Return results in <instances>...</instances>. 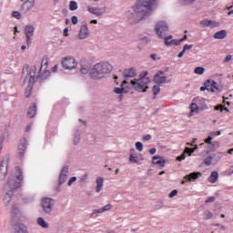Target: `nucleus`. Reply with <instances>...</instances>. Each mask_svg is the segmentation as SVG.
I'll use <instances>...</instances> for the list:
<instances>
[{
    "mask_svg": "<svg viewBox=\"0 0 233 233\" xmlns=\"http://www.w3.org/2000/svg\"><path fill=\"white\" fill-rule=\"evenodd\" d=\"M153 99H156V96H157V94H159L161 92V87L159 86V85H156V86H153Z\"/></svg>",
    "mask_w": 233,
    "mask_h": 233,
    "instance_id": "obj_35",
    "label": "nucleus"
},
{
    "mask_svg": "<svg viewBox=\"0 0 233 233\" xmlns=\"http://www.w3.org/2000/svg\"><path fill=\"white\" fill-rule=\"evenodd\" d=\"M115 94H123V92H125V94H127V91H125V87H116L114 89Z\"/></svg>",
    "mask_w": 233,
    "mask_h": 233,
    "instance_id": "obj_42",
    "label": "nucleus"
},
{
    "mask_svg": "<svg viewBox=\"0 0 233 233\" xmlns=\"http://www.w3.org/2000/svg\"><path fill=\"white\" fill-rule=\"evenodd\" d=\"M35 114H37V105L33 104L27 111V116L28 117H35Z\"/></svg>",
    "mask_w": 233,
    "mask_h": 233,
    "instance_id": "obj_26",
    "label": "nucleus"
},
{
    "mask_svg": "<svg viewBox=\"0 0 233 233\" xmlns=\"http://www.w3.org/2000/svg\"><path fill=\"white\" fill-rule=\"evenodd\" d=\"M153 81L157 84V85H165V83H167V76H158V77H154Z\"/></svg>",
    "mask_w": 233,
    "mask_h": 233,
    "instance_id": "obj_32",
    "label": "nucleus"
},
{
    "mask_svg": "<svg viewBox=\"0 0 233 233\" xmlns=\"http://www.w3.org/2000/svg\"><path fill=\"white\" fill-rule=\"evenodd\" d=\"M218 177H219V173L218 171H213L208 179L209 183H216Z\"/></svg>",
    "mask_w": 233,
    "mask_h": 233,
    "instance_id": "obj_30",
    "label": "nucleus"
},
{
    "mask_svg": "<svg viewBox=\"0 0 233 233\" xmlns=\"http://www.w3.org/2000/svg\"><path fill=\"white\" fill-rule=\"evenodd\" d=\"M216 136H221V131H217V132H210L208 136V137L205 139V143L208 145V152H214V147L219 146V141L214 140Z\"/></svg>",
    "mask_w": 233,
    "mask_h": 233,
    "instance_id": "obj_5",
    "label": "nucleus"
},
{
    "mask_svg": "<svg viewBox=\"0 0 233 233\" xmlns=\"http://www.w3.org/2000/svg\"><path fill=\"white\" fill-rule=\"evenodd\" d=\"M196 149H198V146L195 147L194 148L186 147L184 150V153L187 154L188 156H192V154H194L196 152Z\"/></svg>",
    "mask_w": 233,
    "mask_h": 233,
    "instance_id": "obj_38",
    "label": "nucleus"
},
{
    "mask_svg": "<svg viewBox=\"0 0 233 233\" xmlns=\"http://www.w3.org/2000/svg\"><path fill=\"white\" fill-rule=\"evenodd\" d=\"M140 41H142L144 43V45H148V43H150V39H148V37H147V36L142 37L140 39Z\"/></svg>",
    "mask_w": 233,
    "mask_h": 233,
    "instance_id": "obj_54",
    "label": "nucleus"
},
{
    "mask_svg": "<svg viewBox=\"0 0 233 233\" xmlns=\"http://www.w3.org/2000/svg\"><path fill=\"white\" fill-rule=\"evenodd\" d=\"M35 72H37V67H35V66H32L30 72L28 73V65H25L22 71V79H24V82L26 81V77H28V76H35Z\"/></svg>",
    "mask_w": 233,
    "mask_h": 233,
    "instance_id": "obj_11",
    "label": "nucleus"
},
{
    "mask_svg": "<svg viewBox=\"0 0 233 233\" xmlns=\"http://www.w3.org/2000/svg\"><path fill=\"white\" fill-rule=\"evenodd\" d=\"M36 223L42 228H48V227H50L48 225V223L46 221H45V218H43L41 217L36 219Z\"/></svg>",
    "mask_w": 233,
    "mask_h": 233,
    "instance_id": "obj_29",
    "label": "nucleus"
},
{
    "mask_svg": "<svg viewBox=\"0 0 233 233\" xmlns=\"http://www.w3.org/2000/svg\"><path fill=\"white\" fill-rule=\"evenodd\" d=\"M8 168V157H5L0 165V176L6 177V169Z\"/></svg>",
    "mask_w": 233,
    "mask_h": 233,
    "instance_id": "obj_17",
    "label": "nucleus"
},
{
    "mask_svg": "<svg viewBox=\"0 0 233 233\" xmlns=\"http://www.w3.org/2000/svg\"><path fill=\"white\" fill-rule=\"evenodd\" d=\"M112 72V65L108 62L96 64L89 72L91 79H103Z\"/></svg>",
    "mask_w": 233,
    "mask_h": 233,
    "instance_id": "obj_3",
    "label": "nucleus"
},
{
    "mask_svg": "<svg viewBox=\"0 0 233 233\" xmlns=\"http://www.w3.org/2000/svg\"><path fill=\"white\" fill-rule=\"evenodd\" d=\"M205 90H208V92H216L217 90H219V85L218 82L208 79L205 83Z\"/></svg>",
    "mask_w": 233,
    "mask_h": 233,
    "instance_id": "obj_12",
    "label": "nucleus"
},
{
    "mask_svg": "<svg viewBox=\"0 0 233 233\" xmlns=\"http://www.w3.org/2000/svg\"><path fill=\"white\" fill-rule=\"evenodd\" d=\"M11 212L15 216H17V214H19V208L17 206H15V205H13L12 208H11Z\"/></svg>",
    "mask_w": 233,
    "mask_h": 233,
    "instance_id": "obj_41",
    "label": "nucleus"
},
{
    "mask_svg": "<svg viewBox=\"0 0 233 233\" xmlns=\"http://www.w3.org/2000/svg\"><path fill=\"white\" fill-rule=\"evenodd\" d=\"M69 10L71 12H74L76 10H77V2L72 0L69 2Z\"/></svg>",
    "mask_w": 233,
    "mask_h": 233,
    "instance_id": "obj_37",
    "label": "nucleus"
},
{
    "mask_svg": "<svg viewBox=\"0 0 233 233\" xmlns=\"http://www.w3.org/2000/svg\"><path fill=\"white\" fill-rule=\"evenodd\" d=\"M48 77H50V70H45L42 75L40 72L39 76L36 77V81L38 83H43V81H46Z\"/></svg>",
    "mask_w": 233,
    "mask_h": 233,
    "instance_id": "obj_23",
    "label": "nucleus"
},
{
    "mask_svg": "<svg viewBox=\"0 0 233 233\" xmlns=\"http://www.w3.org/2000/svg\"><path fill=\"white\" fill-rule=\"evenodd\" d=\"M212 212L210 211H206V219H212Z\"/></svg>",
    "mask_w": 233,
    "mask_h": 233,
    "instance_id": "obj_57",
    "label": "nucleus"
},
{
    "mask_svg": "<svg viewBox=\"0 0 233 233\" xmlns=\"http://www.w3.org/2000/svg\"><path fill=\"white\" fill-rule=\"evenodd\" d=\"M217 156L218 155H216V154H212V155L207 157L205 159V165L207 167H212V166L214 167V165H216V163H219V161L221 160V157H217ZM214 159H215V161H214Z\"/></svg>",
    "mask_w": 233,
    "mask_h": 233,
    "instance_id": "obj_13",
    "label": "nucleus"
},
{
    "mask_svg": "<svg viewBox=\"0 0 233 233\" xmlns=\"http://www.w3.org/2000/svg\"><path fill=\"white\" fill-rule=\"evenodd\" d=\"M148 76V72L144 71L142 74L139 75V79H148V77H147Z\"/></svg>",
    "mask_w": 233,
    "mask_h": 233,
    "instance_id": "obj_48",
    "label": "nucleus"
},
{
    "mask_svg": "<svg viewBox=\"0 0 233 233\" xmlns=\"http://www.w3.org/2000/svg\"><path fill=\"white\" fill-rule=\"evenodd\" d=\"M229 61H232V55H228V56L225 57L223 63H228Z\"/></svg>",
    "mask_w": 233,
    "mask_h": 233,
    "instance_id": "obj_55",
    "label": "nucleus"
},
{
    "mask_svg": "<svg viewBox=\"0 0 233 233\" xmlns=\"http://www.w3.org/2000/svg\"><path fill=\"white\" fill-rule=\"evenodd\" d=\"M157 8V0H138L132 10L126 12V19L129 25H136L149 17Z\"/></svg>",
    "mask_w": 233,
    "mask_h": 233,
    "instance_id": "obj_1",
    "label": "nucleus"
},
{
    "mask_svg": "<svg viewBox=\"0 0 233 233\" xmlns=\"http://www.w3.org/2000/svg\"><path fill=\"white\" fill-rule=\"evenodd\" d=\"M87 11L90 14H93L94 15H103V12L101 11V8L99 7H92V6H87Z\"/></svg>",
    "mask_w": 233,
    "mask_h": 233,
    "instance_id": "obj_25",
    "label": "nucleus"
},
{
    "mask_svg": "<svg viewBox=\"0 0 233 233\" xmlns=\"http://www.w3.org/2000/svg\"><path fill=\"white\" fill-rule=\"evenodd\" d=\"M129 161H130V163L138 164L139 163V157H137V155H136V154H131L130 157H129Z\"/></svg>",
    "mask_w": 233,
    "mask_h": 233,
    "instance_id": "obj_36",
    "label": "nucleus"
},
{
    "mask_svg": "<svg viewBox=\"0 0 233 233\" xmlns=\"http://www.w3.org/2000/svg\"><path fill=\"white\" fill-rule=\"evenodd\" d=\"M76 181H77V177H71L67 182V187H72V183H76Z\"/></svg>",
    "mask_w": 233,
    "mask_h": 233,
    "instance_id": "obj_47",
    "label": "nucleus"
},
{
    "mask_svg": "<svg viewBox=\"0 0 233 233\" xmlns=\"http://www.w3.org/2000/svg\"><path fill=\"white\" fill-rule=\"evenodd\" d=\"M90 65H82L80 68L81 74H88L90 72Z\"/></svg>",
    "mask_w": 233,
    "mask_h": 233,
    "instance_id": "obj_34",
    "label": "nucleus"
},
{
    "mask_svg": "<svg viewBox=\"0 0 233 233\" xmlns=\"http://www.w3.org/2000/svg\"><path fill=\"white\" fill-rule=\"evenodd\" d=\"M168 32V24L165 21H158L155 25V34L159 37V39L165 38Z\"/></svg>",
    "mask_w": 233,
    "mask_h": 233,
    "instance_id": "obj_6",
    "label": "nucleus"
},
{
    "mask_svg": "<svg viewBox=\"0 0 233 233\" xmlns=\"http://www.w3.org/2000/svg\"><path fill=\"white\" fill-rule=\"evenodd\" d=\"M183 43V40H171V45H175L176 46H179V45H181Z\"/></svg>",
    "mask_w": 233,
    "mask_h": 233,
    "instance_id": "obj_46",
    "label": "nucleus"
},
{
    "mask_svg": "<svg viewBox=\"0 0 233 233\" xmlns=\"http://www.w3.org/2000/svg\"><path fill=\"white\" fill-rule=\"evenodd\" d=\"M130 85L137 92H147L148 85H150V78L134 79L130 81Z\"/></svg>",
    "mask_w": 233,
    "mask_h": 233,
    "instance_id": "obj_4",
    "label": "nucleus"
},
{
    "mask_svg": "<svg viewBox=\"0 0 233 233\" xmlns=\"http://www.w3.org/2000/svg\"><path fill=\"white\" fill-rule=\"evenodd\" d=\"M34 83H35V77L34 76H30L28 85H30V86H33Z\"/></svg>",
    "mask_w": 233,
    "mask_h": 233,
    "instance_id": "obj_52",
    "label": "nucleus"
},
{
    "mask_svg": "<svg viewBox=\"0 0 233 233\" xmlns=\"http://www.w3.org/2000/svg\"><path fill=\"white\" fill-rule=\"evenodd\" d=\"M196 0H180L181 5H192Z\"/></svg>",
    "mask_w": 233,
    "mask_h": 233,
    "instance_id": "obj_44",
    "label": "nucleus"
},
{
    "mask_svg": "<svg viewBox=\"0 0 233 233\" xmlns=\"http://www.w3.org/2000/svg\"><path fill=\"white\" fill-rule=\"evenodd\" d=\"M61 63L66 70H74L77 68V62H76V58L72 56H66L63 58Z\"/></svg>",
    "mask_w": 233,
    "mask_h": 233,
    "instance_id": "obj_8",
    "label": "nucleus"
},
{
    "mask_svg": "<svg viewBox=\"0 0 233 233\" xmlns=\"http://www.w3.org/2000/svg\"><path fill=\"white\" fill-rule=\"evenodd\" d=\"M227 37V30H220L214 35V39H225Z\"/></svg>",
    "mask_w": 233,
    "mask_h": 233,
    "instance_id": "obj_28",
    "label": "nucleus"
},
{
    "mask_svg": "<svg viewBox=\"0 0 233 233\" xmlns=\"http://www.w3.org/2000/svg\"><path fill=\"white\" fill-rule=\"evenodd\" d=\"M12 17H15V19H21V13H19L18 11H14L12 13Z\"/></svg>",
    "mask_w": 233,
    "mask_h": 233,
    "instance_id": "obj_45",
    "label": "nucleus"
},
{
    "mask_svg": "<svg viewBox=\"0 0 233 233\" xmlns=\"http://www.w3.org/2000/svg\"><path fill=\"white\" fill-rule=\"evenodd\" d=\"M194 46L193 45H185L183 47L184 52H186V50H191V48H193Z\"/></svg>",
    "mask_w": 233,
    "mask_h": 233,
    "instance_id": "obj_56",
    "label": "nucleus"
},
{
    "mask_svg": "<svg viewBox=\"0 0 233 233\" xmlns=\"http://www.w3.org/2000/svg\"><path fill=\"white\" fill-rule=\"evenodd\" d=\"M64 35H65L66 37H68V27H66V28L64 29Z\"/></svg>",
    "mask_w": 233,
    "mask_h": 233,
    "instance_id": "obj_64",
    "label": "nucleus"
},
{
    "mask_svg": "<svg viewBox=\"0 0 233 233\" xmlns=\"http://www.w3.org/2000/svg\"><path fill=\"white\" fill-rule=\"evenodd\" d=\"M71 21L73 25H77V22H78L77 16H72Z\"/></svg>",
    "mask_w": 233,
    "mask_h": 233,
    "instance_id": "obj_60",
    "label": "nucleus"
},
{
    "mask_svg": "<svg viewBox=\"0 0 233 233\" xmlns=\"http://www.w3.org/2000/svg\"><path fill=\"white\" fill-rule=\"evenodd\" d=\"M216 201V197H209L206 199L205 203H214Z\"/></svg>",
    "mask_w": 233,
    "mask_h": 233,
    "instance_id": "obj_51",
    "label": "nucleus"
},
{
    "mask_svg": "<svg viewBox=\"0 0 233 233\" xmlns=\"http://www.w3.org/2000/svg\"><path fill=\"white\" fill-rule=\"evenodd\" d=\"M48 66V58H43L42 63H41V67L39 70V74L43 71V68L46 70V67Z\"/></svg>",
    "mask_w": 233,
    "mask_h": 233,
    "instance_id": "obj_33",
    "label": "nucleus"
},
{
    "mask_svg": "<svg viewBox=\"0 0 233 233\" xmlns=\"http://www.w3.org/2000/svg\"><path fill=\"white\" fill-rule=\"evenodd\" d=\"M205 26H208L209 28H218V26H219V23L212 20H205Z\"/></svg>",
    "mask_w": 233,
    "mask_h": 233,
    "instance_id": "obj_31",
    "label": "nucleus"
},
{
    "mask_svg": "<svg viewBox=\"0 0 233 233\" xmlns=\"http://www.w3.org/2000/svg\"><path fill=\"white\" fill-rule=\"evenodd\" d=\"M164 40H165V45H166V46H170V45H172V41H169L168 39H167V38H164Z\"/></svg>",
    "mask_w": 233,
    "mask_h": 233,
    "instance_id": "obj_61",
    "label": "nucleus"
},
{
    "mask_svg": "<svg viewBox=\"0 0 233 233\" xmlns=\"http://www.w3.org/2000/svg\"><path fill=\"white\" fill-rule=\"evenodd\" d=\"M215 110H220V112H223V105H218V106L215 107Z\"/></svg>",
    "mask_w": 233,
    "mask_h": 233,
    "instance_id": "obj_63",
    "label": "nucleus"
},
{
    "mask_svg": "<svg viewBox=\"0 0 233 233\" xmlns=\"http://www.w3.org/2000/svg\"><path fill=\"white\" fill-rule=\"evenodd\" d=\"M35 31V27L32 25H28L25 26L24 34L26 37L25 43L27 46H30L32 45V40L34 39V32Z\"/></svg>",
    "mask_w": 233,
    "mask_h": 233,
    "instance_id": "obj_9",
    "label": "nucleus"
},
{
    "mask_svg": "<svg viewBox=\"0 0 233 233\" xmlns=\"http://www.w3.org/2000/svg\"><path fill=\"white\" fill-rule=\"evenodd\" d=\"M14 233H28V230L25 224L18 223L14 228Z\"/></svg>",
    "mask_w": 233,
    "mask_h": 233,
    "instance_id": "obj_22",
    "label": "nucleus"
},
{
    "mask_svg": "<svg viewBox=\"0 0 233 233\" xmlns=\"http://www.w3.org/2000/svg\"><path fill=\"white\" fill-rule=\"evenodd\" d=\"M136 76H137V73L136 71V68H134V67H131L129 69H126L124 71L125 79H128V77L133 78V77H136Z\"/></svg>",
    "mask_w": 233,
    "mask_h": 233,
    "instance_id": "obj_20",
    "label": "nucleus"
},
{
    "mask_svg": "<svg viewBox=\"0 0 233 233\" xmlns=\"http://www.w3.org/2000/svg\"><path fill=\"white\" fill-rule=\"evenodd\" d=\"M35 5V0H26L20 7V11H22L24 14H26V12H30V9L34 8Z\"/></svg>",
    "mask_w": 233,
    "mask_h": 233,
    "instance_id": "obj_14",
    "label": "nucleus"
},
{
    "mask_svg": "<svg viewBox=\"0 0 233 233\" xmlns=\"http://www.w3.org/2000/svg\"><path fill=\"white\" fill-rule=\"evenodd\" d=\"M42 208L45 214H52V208H54V200L50 198H44L42 201Z\"/></svg>",
    "mask_w": 233,
    "mask_h": 233,
    "instance_id": "obj_10",
    "label": "nucleus"
},
{
    "mask_svg": "<svg viewBox=\"0 0 233 233\" xmlns=\"http://www.w3.org/2000/svg\"><path fill=\"white\" fill-rule=\"evenodd\" d=\"M176 196H177V189L172 190V191L169 193L168 198H176Z\"/></svg>",
    "mask_w": 233,
    "mask_h": 233,
    "instance_id": "obj_50",
    "label": "nucleus"
},
{
    "mask_svg": "<svg viewBox=\"0 0 233 233\" xmlns=\"http://www.w3.org/2000/svg\"><path fill=\"white\" fill-rule=\"evenodd\" d=\"M83 134V131L80 129H77L75 131V134L73 136V144L75 147H77V145L81 142V135Z\"/></svg>",
    "mask_w": 233,
    "mask_h": 233,
    "instance_id": "obj_21",
    "label": "nucleus"
},
{
    "mask_svg": "<svg viewBox=\"0 0 233 233\" xmlns=\"http://www.w3.org/2000/svg\"><path fill=\"white\" fill-rule=\"evenodd\" d=\"M194 73L197 74L198 76H203V74H205V67H196L194 70Z\"/></svg>",
    "mask_w": 233,
    "mask_h": 233,
    "instance_id": "obj_39",
    "label": "nucleus"
},
{
    "mask_svg": "<svg viewBox=\"0 0 233 233\" xmlns=\"http://www.w3.org/2000/svg\"><path fill=\"white\" fill-rule=\"evenodd\" d=\"M165 74V72L163 71H158L154 77H161V76H163Z\"/></svg>",
    "mask_w": 233,
    "mask_h": 233,
    "instance_id": "obj_62",
    "label": "nucleus"
},
{
    "mask_svg": "<svg viewBox=\"0 0 233 233\" xmlns=\"http://www.w3.org/2000/svg\"><path fill=\"white\" fill-rule=\"evenodd\" d=\"M153 165H158V167H165V163H167L165 161V159H163V157L161 156H155L153 157V160H152Z\"/></svg>",
    "mask_w": 233,
    "mask_h": 233,
    "instance_id": "obj_24",
    "label": "nucleus"
},
{
    "mask_svg": "<svg viewBox=\"0 0 233 233\" xmlns=\"http://www.w3.org/2000/svg\"><path fill=\"white\" fill-rule=\"evenodd\" d=\"M68 166H65L62 170L61 173L59 175V178H58V185L59 187H61V185H63L66 179H68Z\"/></svg>",
    "mask_w": 233,
    "mask_h": 233,
    "instance_id": "obj_15",
    "label": "nucleus"
},
{
    "mask_svg": "<svg viewBox=\"0 0 233 233\" xmlns=\"http://www.w3.org/2000/svg\"><path fill=\"white\" fill-rule=\"evenodd\" d=\"M194 103L190 106L191 114L190 116H193V114H198L199 110H203L205 108V98L201 96H198L194 99Z\"/></svg>",
    "mask_w": 233,
    "mask_h": 233,
    "instance_id": "obj_7",
    "label": "nucleus"
},
{
    "mask_svg": "<svg viewBox=\"0 0 233 233\" xmlns=\"http://www.w3.org/2000/svg\"><path fill=\"white\" fill-rule=\"evenodd\" d=\"M15 170V173L11 175L7 182V187L9 189L7 190L5 198H3V201L5 207H8L10 203H12L14 191L21 187V181H23V172L21 171V168L16 167Z\"/></svg>",
    "mask_w": 233,
    "mask_h": 233,
    "instance_id": "obj_2",
    "label": "nucleus"
},
{
    "mask_svg": "<svg viewBox=\"0 0 233 233\" xmlns=\"http://www.w3.org/2000/svg\"><path fill=\"white\" fill-rule=\"evenodd\" d=\"M102 209L104 210V212H106V210H111L112 209V205L107 204L105 207H103Z\"/></svg>",
    "mask_w": 233,
    "mask_h": 233,
    "instance_id": "obj_53",
    "label": "nucleus"
},
{
    "mask_svg": "<svg viewBox=\"0 0 233 233\" xmlns=\"http://www.w3.org/2000/svg\"><path fill=\"white\" fill-rule=\"evenodd\" d=\"M201 176H203V173L201 172H193L189 175L185 176L184 179H186V181H196V179H199Z\"/></svg>",
    "mask_w": 233,
    "mask_h": 233,
    "instance_id": "obj_19",
    "label": "nucleus"
},
{
    "mask_svg": "<svg viewBox=\"0 0 233 233\" xmlns=\"http://www.w3.org/2000/svg\"><path fill=\"white\" fill-rule=\"evenodd\" d=\"M86 37H88V25L85 24L80 28L78 39H86Z\"/></svg>",
    "mask_w": 233,
    "mask_h": 233,
    "instance_id": "obj_18",
    "label": "nucleus"
},
{
    "mask_svg": "<svg viewBox=\"0 0 233 233\" xmlns=\"http://www.w3.org/2000/svg\"><path fill=\"white\" fill-rule=\"evenodd\" d=\"M25 152H26V140H21L18 145V157L23 159L25 157Z\"/></svg>",
    "mask_w": 233,
    "mask_h": 233,
    "instance_id": "obj_16",
    "label": "nucleus"
},
{
    "mask_svg": "<svg viewBox=\"0 0 233 233\" xmlns=\"http://www.w3.org/2000/svg\"><path fill=\"white\" fill-rule=\"evenodd\" d=\"M187 157L185 153H182L180 156L177 157V161H183Z\"/></svg>",
    "mask_w": 233,
    "mask_h": 233,
    "instance_id": "obj_49",
    "label": "nucleus"
},
{
    "mask_svg": "<svg viewBox=\"0 0 233 233\" xmlns=\"http://www.w3.org/2000/svg\"><path fill=\"white\" fill-rule=\"evenodd\" d=\"M150 139H152V136L151 135H146L143 137L144 141H150Z\"/></svg>",
    "mask_w": 233,
    "mask_h": 233,
    "instance_id": "obj_59",
    "label": "nucleus"
},
{
    "mask_svg": "<svg viewBox=\"0 0 233 233\" xmlns=\"http://www.w3.org/2000/svg\"><path fill=\"white\" fill-rule=\"evenodd\" d=\"M103 212H105V211H104L103 208H101L99 209H94L93 214H103Z\"/></svg>",
    "mask_w": 233,
    "mask_h": 233,
    "instance_id": "obj_58",
    "label": "nucleus"
},
{
    "mask_svg": "<svg viewBox=\"0 0 233 233\" xmlns=\"http://www.w3.org/2000/svg\"><path fill=\"white\" fill-rule=\"evenodd\" d=\"M135 147H136L137 150H138V152H143V143L137 142L135 144Z\"/></svg>",
    "mask_w": 233,
    "mask_h": 233,
    "instance_id": "obj_43",
    "label": "nucleus"
},
{
    "mask_svg": "<svg viewBox=\"0 0 233 233\" xmlns=\"http://www.w3.org/2000/svg\"><path fill=\"white\" fill-rule=\"evenodd\" d=\"M32 94V86L28 85V86L25 88V96L30 97Z\"/></svg>",
    "mask_w": 233,
    "mask_h": 233,
    "instance_id": "obj_40",
    "label": "nucleus"
},
{
    "mask_svg": "<svg viewBox=\"0 0 233 233\" xmlns=\"http://www.w3.org/2000/svg\"><path fill=\"white\" fill-rule=\"evenodd\" d=\"M105 179L101 177H98L96 178V192L97 194H99V192H101V190L103 189V183H104Z\"/></svg>",
    "mask_w": 233,
    "mask_h": 233,
    "instance_id": "obj_27",
    "label": "nucleus"
}]
</instances>
